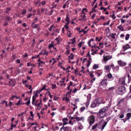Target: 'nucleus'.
<instances>
[{"instance_id":"1","label":"nucleus","mask_w":131,"mask_h":131,"mask_svg":"<svg viewBox=\"0 0 131 131\" xmlns=\"http://www.w3.org/2000/svg\"><path fill=\"white\" fill-rule=\"evenodd\" d=\"M108 108L109 107L108 106H106L99 110L98 115L101 118H104V117L107 116V113H106V111L108 110Z\"/></svg>"},{"instance_id":"2","label":"nucleus","mask_w":131,"mask_h":131,"mask_svg":"<svg viewBox=\"0 0 131 131\" xmlns=\"http://www.w3.org/2000/svg\"><path fill=\"white\" fill-rule=\"evenodd\" d=\"M111 119V117H108L106 119V121H105L103 119L101 120L100 122H99V125L101 126V130H103L104 129V128H105V126H106V125H107V123H108V122H109V120H110Z\"/></svg>"},{"instance_id":"3","label":"nucleus","mask_w":131,"mask_h":131,"mask_svg":"<svg viewBox=\"0 0 131 131\" xmlns=\"http://www.w3.org/2000/svg\"><path fill=\"white\" fill-rule=\"evenodd\" d=\"M126 89L124 86H120L117 91L118 95H123L126 92Z\"/></svg>"},{"instance_id":"4","label":"nucleus","mask_w":131,"mask_h":131,"mask_svg":"<svg viewBox=\"0 0 131 131\" xmlns=\"http://www.w3.org/2000/svg\"><path fill=\"white\" fill-rule=\"evenodd\" d=\"M100 100H101V98H97L94 100L91 105V108H95L97 106V105H99V104H101V102L99 101Z\"/></svg>"},{"instance_id":"5","label":"nucleus","mask_w":131,"mask_h":131,"mask_svg":"<svg viewBox=\"0 0 131 131\" xmlns=\"http://www.w3.org/2000/svg\"><path fill=\"white\" fill-rule=\"evenodd\" d=\"M107 80H108L107 78H104L100 82V85H102V86H107L108 85V84L107 83Z\"/></svg>"},{"instance_id":"6","label":"nucleus","mask_w":131,"mask_h":131,"mask_svg":"<svg viewBox=\"0 0 131 131\" xmlns=\"http://www.w3.org/2000/svg\"><path fill=\"white\" fill-rule=\"evenodd\" d=\"M89 123L90 125H93L94 124V122H95V117L94 116H91L89 117Z\"/></svg>"},{"instance_id":"7","label":"nucleus","mask_w":131,"mask_h":131,"mask_svg":"<svg viewBox=\"0 0 131 131\" xmlns=\"http://www.w3.org/2000/svg\"><path fill=\"white\" fill-rule=\"evenodd\" d=\"M118 63L119 64V66H120V67H124V66H126V62L121 60L118 61Z\"/></svg>"},{"instance_id":"8","label":"nucleus","mask_w":131,"mask_h":131,"mask_svg":"<svg viewBox=\"0 0 131 131\" xmlns=\"http://www.w3.org/2000/svg\"><path fill=\"white\" fill-rule=\"evenodd\" d=\"M39 101L40 102L36 105V106L37 107V110H40L41 108V107L40 106V105H41V103L42 102V100H41V98L40 99Z\"/></svg>"},{"instance_id":"9","label":"nucleus","mask_w":131,"mask_h":131,"mask_svg":"<svg viewBox=\"0 0 131 131\" xmlns=\"http://www.w3.org/2000/svg\"><path fill=\"white\" fill-rule=\"evenodd\" d=\"M123 48V51H126V50H128V49H130V47H129V45L128 44H127L126 46H123L122 47Z\"/></svg>"},{"instance_id":"10","label":"nucleus","mask_w":131,"mask_h":131,"mask_svg":"<svg viewBox=\"0 0 131 131\" xmlns=\"http://www.w3.org/2000/svg\"><path fill=\"white\" fill-rule=\"evenodd\" d=\"M112 58V56H106L105 57V56H103V60L104 61H105L110 60V59H111Z\"/></svg>"},{"instance_id":"11","label":"nucleus","mask_w":131,"mask_h":131,"mask_svg":"<svg viewBox=\"0 0 131 131\" xmlns=\"http://www.w3.org/2000/svg\"><path fill=\"white\" fill-rule=\"evenodd\" d=\"M120 81L121 82V84L122 85H124L125 84V78H122L120 79Z\"/></svg>"},{"instance_id":"12","label":"nucleus","mask_w":131,"mask_h":131,"mask_svg":"<svg viewBox=\"0 0 131 131\" xmlns=\"http://www.w3.org/2000/svg\"><path fill=\"white\" fill-rule=\"evenodd\" d=\"M125 118L127 120H129V119H130L131 118V113H127Z\"/></svg>"},{"instance_id":"13","label":"nucleus","mask_w":131,"mask_h":131,"mask_svg":"<svg viewBox=\"0 0 131 131\" xmlns=\"http://www.w3.org/2000/svg\"><path fill=\"white\" fill-rule=\"evenodd\" d=\"M107 77L108 78H109V79H111V80H113V79H114V77H113V76H112V74L111 73H109L107 75Z\"/></svg>"},{"instance_id":"14","label":"nucleus","mask_w":131,"mask_h":131,"mask_svg":"<svg viewBox=\"0 0 131 131\" xmlns=\"http://www.w3.org/2000/svg\"><path fill=\"white\" fill-rule=\"evenodd\" d=\"M71 129V127L66 126L63 127V131H69Z\"/></svg>"},{"instance_id":"15","label":"nucleus","mask_w":131,"mask_h":131,"mask_svg":"<svg viewBox=\"0 0 131 131\" xmlns=\"http://www.w3.org/2000/svg\"><path fill=\"white\" fill-rule=\"evenodd\" d=\"M74 57V55L73 53H71L70 56H69L68 60L70 61V60H73V58Z\"/></svg>"},{"instance_id":"16","label":"nucleus","mask_w":131,"mask_h":131,"mask_svg":"<svg viewBox=\"0 0 131 131\" xmlns=\"http://www.w3.org/2000/svg\"><path fill=\"white\" fill-rule=\"evenodd\" d=\"M117 28L119 29V30H121V31H124V29L123 27L121 25H119L117 27Z\"/></svg>"},{"instance_id":"17","label":"nucleus","mask_w":131,"mask_h":131,"mask_svg":"<svg viewBox=\"0 0 131 131\" xmlns=\"http://www.w3.org/2000/svg\"><path fill=\"white\" fill-rule=\"evenodd\" d=\"M35 100H36L35 96H33V97H32V105H35Z\"/></svg>"},{"instance_id":"18","label":"nucleus","mask_w":131,"mask_h":131,"mask_svg":"<svg viewBox=\"0 0 131 131\" xmlns=\"http://www.w3.org/2000/svg\"><path fill=\"white\" fill-rule=\"evenodd\" d=\"M10 85H12V86H15V85H16V81L11 79V84H10Z\"/></svg>"},{"instance_id":"19","label":"nucleus","mask_w":131,"mask_h":131,"mask_svg":"<svg viewBox=\"0 0 131 131\" xmlns=\"http://www.w3.org/2000/svg\"><path fill=\"white\" fill-rule=\"evenodd\" d=\"M75 119H76V121H80V120H83V117H82L79 118L78 117H76Z\"/></svg>"},{"instance_id":"20","label":"nucleus","mask_w":131,"mask_h":131,"mask_svg":"<svg viewBox=\"0 0 131 131\" xmlns=\"http://www.w3.org/2000/svg\"><path fill=\"white\" fill-rule=\"evenodd\" d=\"M118 117L120 119H122V118H123V117H124V114L122 113V114H119Z\"/></svg>"},{"instance_id":"21","label":"nucleus","mask_w":131,"mask_h":131,"mask_svg":"<svg viewBox=\"0 0 131 131\" xmlns=\"http://www.w3.org/2000/svg\"><path fill=\"white\" fill-rule=\"evenodd\" d=\"M98 68H99V65H98V64H95L94 66H93V69H98Z\"/></svg>"},{"instance_id":"22","label":"nucleus","mask_w":131,"mask_h":131,"mask_svg":"<svg viewBox=\"0 0 131 131\" xmlns=\"http://www.w3.org/2000/svg\"><path fill=\"white\" fill-rule=\"evenodd\" d=\"M66 22H70V18L68 16V14H67V18L66 19Z\"/></svg>"},{"instance_id":"23","label":"nucleus","mask_w":131,"mask_h":131,"mask_svg":"<svg viewBox=\"0 0 131 131\" xmlns=\"http://www.w3.org/2000/svg\"><path fill=\"white\" fill-rule=\"evenodd\" d=\"M129 34H127L125 36V40H128V39H129Z\"/></svg>"},{"instance_id":"24","label":"nucleus","mask_w":131,"mask_h":131,"mask_svg":"<svg viewBox=\"0 0 131 131\" xmlns=\"http://www.w3.org/2000/svg\"><path fill=\"white\" fill-rule=\"evenodd\" d=\"M10 11H11V8L8 7L6 9V10L5 11V13H6V14H8L9 13V12H10Z\"/></svg>"},{"instance_id":"25","label":"nucleus","mask_w":131,"mask_h":131,"mask_svg":"<svg viewBox=\"0 0 131 131\" xmlns=\"http://www.w3.org/2000/svg\"><path fill=\"white\" fill-rule=\"evenodd\" d=\"M98 125H99V124H95L94 125H93L92 126V129H93V130L95 129V128H97V126H98Z\"/></svg>"},{"instance_id":"26","label":"nucleus","mask_w":131,"mask_h":131,"mask_svg":"<svg viewBox=\"0 0 131 131\" xmlns=\"http://www.w3.org/2000/svg\"><path fill=\"white\" fill-rule=\"evenodd\" d=\"M84 43V41H81L80 42H79V43L78 44V47H80V48H81V46H82V45H83Z\"/></svg>"},{"instance_id":"27","label":"nucleus","mask_w":131,"mask_h":131,"mask_svg":"<svg viewBox=\"0 0 131 131\" xmlns=\"http://www.w3.org/2000/svg\"><path fill=\"white\" fill-rule=\"evenodd\" d=\"M67 35H68V37H71V35H72V34L70 33V31H68V32L67 33Z\"/></svg>"},{"instance_id":"28","label":"nucleus","mask_w":131,"mask_h":131,"mask_svg":"<svg viewBox=\"0 0 131 131\" xmlns=\"http://www.w3.org/2000/svg\"><path fill=\"white\" fill-rule=\"evenodd\" d=\"M48 54H49V53L46 50H45L44 53H43L42 54L43 56H45L46 55V56H48Z\"/></svg>"},{"instance_id":"29","label":"nucleus","mask_w":131,"mask_h":131,"mask_svg":"<svg viewBox=\"0 0 131 131\" xmlns=\"http://www.w3.org/2000/svg\"><path fill=\"white\" fill-rule=\"evenodd\" d=\"M81 112H83V111H84V110H85V107L84 106H83V107H81L80 109Z\"/></svg>"},{"instance_id":"30","label":"nucleus","mask_w":131,"mask_h":131,"mask_svg":"<svg viewBox=\"0 0 131 131\" xmlns=\"http://www.w3.org/2000/svg\"><path fill=\"white\" fill-rule=\"evenodd\" d=\"M83 11H85L86 13H88V9L86 8H84L82 10V14H85Z\"/></svg>"},{"instance_id":"31","label":"nucleus","mask_w":131,"mask_h":131,"mask_svg":"<svg viewBox=\"0 0 131 131\" xmlns=\"http://www.w3.org/2000/svg\"><path fill=\"white\" fill-rule=\"evenodd\" d=\"M101 39H102V37H100V39H99V38L98 37H96V41H98V42H100V41H101Z\"/></svg>"},{"instance_id":"32","label":"nucleus","mask_w":131,"mask_h":131,"mask_svg":"<svg viewBox=\"0 0 131 131\" xmlns=\"http://www.w3.org/2000/svg\"><path fill=\"white\" fill-rule=\"evenodd\" d=\"M110 68V66H105L104 67L105 70H109Z\"/></svg>"},{"instance_id":"33","label":"nucleus","mask_w":131,"mask_h":131,"mask_svg":"<svg viewBox=\"0 0 131 131\" xmlns=\"http://www.w3.org/2000/svg\"><path fill=\"white\" fill-rule=\"evenodd\" d=\"M25 104H26V105L27 106L29 105V104H30V97L29 99V100L28 101V102H26Z\"/></svg>"},{"instance_id":"34","label":"nucleus","mask_w":131,"mask_h":131,"mask_svg":"<svg viewBox=\"0 0 131 131\" xmlns=\"http://www.w3.org/2000/svg\"><path fill=\"white\" fill-rule=\"evenodd\" d=\"M53 13H54V10L52 9L51 11L49 13V16H51V15H53Z\"/></svg>"},{"instance_id":"35","label":"nucleus","mask_w":131,"mask_h":131,"mask_svg":"<svg viewBox=\"0 0 131 131\" xmlns=\"http://www.w3.org/2000/svg\"><path fill=\"white\" fill-rule=\"evenodd\" d=\"M114 70H116V71H118L119 70V67L116 66L115 68H114Z\"/></svg>"},{"instance_id":"36","label":"nucleus","mask_w":131,"mask_h":131,"mask_svg":"<svg viewBox=\"0 0 131 131\" xmlns=\"http://www.w3.org/2000/svg\"><path fill=\"white\" fill-rule=\"evenodd\" d=\"M42 64H45V62L43 61H40V62L38 63L39 66H43V65Z\"/></svg>"},{"instance_id":"37","label":"nucleus","mask_w":131,"mask_h":131,"mask_svg":"<svg viewBox=\"0 0 131 131\" xmlns=\"http://www.w3.org/2000/svg\"><path fill=\"white\" fill-rule=\"evenodd\" d=\"M15 59H17V56L15 55H13L12 56V60H15Z\"/></svg>"},{"instance_id":"38","label":"nucleus","mask_w":131,"mask_h":131,"mask_svg":"<svg viewBox=\"0 0 131 131\" xmlns=\"http://www.w3.org/2000/svg\"><path fill=\"white\" fill-rule=\"evenodd\" d=\"M52 48H54V45L53 44L49 45V50H51V49H52Z\"/></svg>"},{"instance_id":"39","label":"nucleus","mask_w":131,"mask_h":131,"mask_svg":"<svg viewBox=\"0 0 131 131\" xmlns=\"http://www.w3.org/2000/svg\"><path fill=\"white\" fill-rule=\"evenodd\" d=\"M82 19L84 21H86V18H85V15L84 14L82 16Z\"/></svg>"},{"instance_id":"40","label":"nucleus","mask_w":131,"mask_h":131,"mask_svg":"<svg viewBox=\"0 0 131 131\" xmlns=\"http://www.w3.org/2000/svg\"><path fill=\"white\" fill-rule=\"evenodd\" d=\"M46 88H47V85H44L42 86V89H41V91H43V90H45V91H47V89H46Z\"/></svg>"},{"instance_id":"41","label":"nucleus","mask_w":131,"mask_h":131,"mask_svg":"<svg viewBox=\"0 0 131 131\" xmlns=\"http://www.w3.org/2000/svg\"><path fill=\"white\" fill-rule=\"evenodd\" d=\"M112 18H113V20H115V19H116V16H115V14L113 13L112 15Z\"/></svg>"},{"instance_id":"42","label":"nucleus","mask_w":131,"mask_h":131,"mask_svg":"<svg viewBox=\"0 0 131 131\" xmlns=\"http://www.w3.org/2000/svg\"><path fill=\"white\" fill-rule=\"evenodd\" d=\"M6 20H7V21H11V17H9V16H7L6 17Z\"/></svg>"},{"instance_id":"43","label":"nucleus","mask_w":131,"mask_h":131,"mask_svg":"<svg viewBox=\"0 0 131 131\" xmlns=\"http://www.w3.org/2000/svg\"><path fill=\"white\" fill-rule=\"evenodd\" d=\"M78 129L81 130L82 129V125L80 124L79 126L78 127Z\"/></svg>"},{"instance_id":"44","label":"nucleus","mask_w":131,"mask_h":131,"mask_svg":"<svg viewBox=\"0 0 131 131\" xmlns=\"http://www.w3.org/2000/svg\"><path fill=\"white\" fill-rule=\"evenodd\" d=\"M91 95H89L87 96L88 101H90L91 99Z\"/></svg>"},{"instance_id":"45","label":"nucleus","mask_w":131,"mask_h":131,"mask_svg":"<svg viewBox=\"0 0 131 131\" xmlns=\"http://www.w3.org/2000/svg\"><path fill=\"white\" fill-rule=\"evenodd\" d=\"M62 121L63 122L68 121V119L67 118H64L63 119H62Z\"/></svg>"},{"instance_id":"46","label":"nucleus","mask_w":131,"mask_h":131,"mask_svg":"<svg viewBox=\"0 0 131 131\" xmlns=\"http://www.w3.org/2000/svg\"><path fill=\"white\" fill-rule=\"evenodd\" d=\"M89 105H90V100H88V101L86 102V106L87 107H89Z\"/></svg>"},{"instance_id":"47","label":"nucleus","mask_w":131,"mask_h":131,"mask_svg":"<svg viewBox=\"0 0 131 131\" xmlns=\"http://www.w3.org/2000/svg\"><path fill=\"white\" fill-rule=\"evenodd\" d=\"M21 104V100H19L18 103H15V105H17V106H19V105H20Z\"/></svg>"},{"instance_id":"48","label":"nucleus","mask_w":131,"mask_h":131,"mask_svg":"<svg viewBox=\"0 0 131 131\" xmlns=\"http://www.w3.org/2000/svg\"><path fill=\"white\" fill-rule=\"evenodd\" d=\"M111 38H113V39H115V36H114L113 34H111L110 36Z\"/></svg>"},{"instance_id":"49","label":"nucleus","mask_w":131,"mask_h":131,"mask_svg":"<svg viewBox=\"0 0 131 131\" xmlns=\"http://www.w3.org/2000/svg\"><path fill=\"white\" fill-rule=\"evenodd\" d=\"M57 85L56 84H52V90H54V89H56Z\"/></svg>"},{"instance_id":"50","label":"nucleus","mask_w":131,"mask_h":131,"mask_svg":"<svg viewBox=\"0 0 131 131\" xmlns=\"http://www.w3.org/2000/svg\"><path fill=\"white\" fill-rule=\"evenodd\" d=\"M88 63L87 64V67L89 68L90 66H91V62H90V60L88 61Z\"/></svg>"},{"instance_id":"51","label":"nucleus","mask_w":131,"mask_h":131,"mask_svg":"<svg viewBox=\"0 0 131 131\" xmlns=\"http://www.w3.org/2000/svg\"><path fill=\"white\" fill-rule=\"evenodd\" d=\"M120 20H121V23H122V24H123L124 23H125V20L124 19L121 18Z\"/></svg>"},{"instance_id":"52","label":"nucleus","mask_w":131,"mask_h":131,"mask_svg":"<svg viewBox=\"0 0 131 131\" xmlns=\"http://www.w3.org/2000/svg\"><path fill=\"white\" fill-rule=\"evenodd\" d=\"M77 92V89L75 88L74 91H73V94H75Z\"/></svg>"},{"instance_id":"53","label":"nucleus","mask_w":131,"mask_h":131,"mask_svg":"<svg viewBox=\"0 0 131 131\" xmlns=\"http://www.w3.org/2000/svg\"><path fill=\"white\" fill-rule=\"evenodd\" d=\"M28 81V80H23V82L24 84H25V83H27Z\"/></svg>"},{"instance_id":"54","label":"nucleus","mask_w":131,"mask_h":131,"mask_svg":"<svg viewBox=\"0 0 131 131\" xmlns=\"http://www.w3.org/2000/svg\"><path fill=\"white\" fill-rule=\"evenodd\" d=\"M66 55H69L70 54V50H68L67 52H66Z\"/></svg>"},{"instance_id":"55","label":"nucleus","mask_w":131,"mask_h":131,"mask_svg":"<svg viewBox=\"0 0 131 131\" xmlns=\"http://www.w3.org/2000/svg\"><path fill=\"white\" fill-rule=\"evenodd\" d=\"M115 88L114 86H113V87H111L108 89V90L109 91H113V90H114Z\"/></svg>"},{"instance_id":"56","label":"nucleus","mask_w":131,"mask_h":131,"mask_svg":"<svg viewBox=\"0 0 131 131\" xmlns=\"http://www.w3.org/2000/svg\"><path fill=\"white\" fill-rule=\"evenodd\" d=\"M8 105H9V107H11V106L13 105V102L10 101Z\"/></svg>"},{"instance_id":"57","label":"nucleus","mask_w":131,"mask_h":131,"mask_svg":"<svg viewBox=\"0 0 131 131\" xmlns=\"http://www.w3.org/2000/svg\"><path fill=\"white\" fill-rule=\"evenodd\" d=\"M45 5H46V1H43L41 2V5L42 6H45Z\"/></svg>"},{"instance_id":"58","label":"nucleus","mask_w":131,"mask_h":131,"mask_svg":"<svg viewBox=\"0 0 131 131\" xmlns=\"http://www.w3.org/2000/svg\"><path fill=\"white\" fill-rule=\"evenodd\" d=\"M26 13H27L26 10H24L22 12V15H25Z\"/></svg>"},{"instance_id":"59","label":"nucleus","mask_w":131,"mask_h":131,"mask_svg":"<svg viewBox=\"0 0 131 131\" xmlns=\"http://www.w3.org/2000/svg\"><path fill=\"white\" fill-rule=\"evenodd\" d=\"M125 35H124V34H122L120 35V37H121V38H123L124 37Z\"/></svg>"},{"instance_id":"60","label":"nucleus","mask_w":131,"mask_h":131,"mask_svg":"<svg viewBox=\"0 0 131 131\" xmlns=\"http://www.w3.org/2000/svg\"><path fill=\"white\" fill-rule=\"evenodd\" d=\"M75 102L76 103H78V102H79V98H76L75 100Z\"/></svg>"},{"instance_id":"61","label":"nucleus","mask_w":131,"mask_h":131,"mask_svg":"<svg viewBox=\"0 0 131 131\" xmlns=\"http://www.w3.org/2000/svg\"><path fill=\"white\" fill-rule=\"evenodd\" d=\"M121 120H123L124 123H125V122L127 120H128L126 119V118H125L124 119H121Z\"/></svg>"},{"instance_id":"62","label":"nucleus","mask_w":131,"mask_h":131,"mask_svg":"<svg viewBox=\"0 0 131 131\" xmlns=\"http://www.w3.org/2000/svg\"><path fill=\"white\" fill-rule=\"evenodd\" d=\"M30 113L31 116L32 117H34V116H33V112H32V111H31V112H30Z\"/></svg>"},{"instance_id":"63","label":"nucleus","mask_w":131,"mask_h":131,"mask_svg":"<svg viewBox=\"0 0 131 131\" xmlns=\"http://www.w3.org/2000/svg\"><path fill=\"white\" fill-rule=\"evenodd\" d=\"M57 21V22H60V21H61V18L60 17H58Z\"/></svg>"},{"instance_id":"64","label":"nucleus","mask_w":131,"mask_h":131,"mask_svg":"<svg viewBox=\"0 0 131 131\" xmlns=\"http://www.w3.org/2000/svg\"><path fill=\"white\" fill-rule=\"evenodd\" d=\"M89 47H92V45H91V41H89L88 42Z\"/></svg>"}]
</instances>
